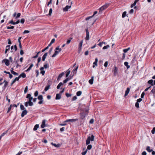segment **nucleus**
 <instances>
[{
	"instance_id": "nucleus-1",
	"label": "nucleus",
	"mask_w": 155,
	"mask_h": 155,
	"mask_svg": "<svg viewBox=\"0 0 155 155\" xmlns=\"http://www.w3.org/2000/svg\"><path fill=\"white\" fill-rule=\"evenodd\" d=\"M87 114V108L84 106L81 109L80 113L81 118L82 120L84 119Z\"/></svg>"
},
{
	"instance_id": "nucleus-2",
	"label": "nucleus",
	"mask_w": 155,
	"mask_h": 155,
	"mask_svg": "<svg viewBox=\"0 0 155 155\" xmlns=\"http://www.w3.org/2000/svg\"><path fill=\"white\" fill-rule=\"evenodd\" d=\"M94 136L93 134H90L89 136L88 137V144L91 143L94 140Z\"/></svg>"
},
{
	"instance_id": "nucleus-3",
	"label": "nucleus",
	"mask_w": 155,
	"mask_h": 155,
	"mask_svg": "<svg viewBox=\"0 0 155 155\" xmlns=\"http://www.w3.org/2000/svg\"><path fill=\"white\" fill-rule=\"evenodd\" d=\"M97 12L96 11L94 12L93 15L92 16L88 17V23H90L91 25H93L94 24V22H95L94 20H93L91 22L90 21H91V20L90 19L91 18H92L94 15L97 14Z\"/></svg>"
},
{
	"instance_id": "nucleus-4",
	"label": "nucleus",
	"mask_w": 155,
	"mask_h": 155,
	"mask_svg": "<svg viewBox=\"0 0 155 155\" xmlns=\"http://www.w3.org/2000/svg\"><path fill=\"white\" fill-rule=\"evenodd\" d=\"M109 4L106 3L104 5L102 6L99 9L100 11L99 12H102L104 10L107 8L109 6Z\"/></svg>"
},
{
	"instance_id": "nucleus-5",
	"label": "nucleus",
	"mask_w": 155,
	"mask_h": 155,
	"mask_svg": "<svg viewBox=\"0 0 155 155\" xmlns=\"http://www.w3.org/2000/svg\"><path fill=\"white\" fill-rule=\"evenodd\" d=\"M2 62L5 63V65L7 66H9L10 64L9 61L7 59H3L2 61Z\"/></svg>"
},
{
	"instance_id": "nucleus-6",
	"label": "nucleus",
	"mask_w": 155,
	"mask_h": 155,
	"mask_svg": "<svg viewBox=\"0 0 155 155\" xmlns=\"http://www.w3.org/2000/svg\"><path fill=\"white\" fill-rule=\"evenodd\" d=\"M78 120V119H69L65 120L64 121V123L68 122H75Z\"/></svg>"
},
{
	"instance_id": "nucleus-7",
	"label": "nucleus",
	"mask_w": 155,
	"mask_h": 155,
	"mask_svg": "<svg viewBox=\"0 0 155 155\" xmlns=\"http://www.w3.org/2000/svg\"><path fill=\"white\" fill-rule=\"evenodd\" d=\"M3 83H4L5 84L2 88L3 89H5L8 84V82L7 81L5 80L3 82Z\"/></svg>"
},
{
	"instance_id": "nucleus-8",
	"label": "nucleus",
	"mask_w": 155,
	"mask_h": 155,
	"mask_svg": "<svg viewBox=\"0 0 155 155\" xmlns=\"http://www.w3.org/2000/svg\"><path fill=\"white\" fill-rule=\"evenodd\" d=\"M28 111L26 110H24L22 111L21 114V117H23L25 115H26Z\"/></svg>"
},
{
	"instance_id": "nucleus-9",
	"label": "nucleus",
	"mask_w": 155,
	"mask_h": 155,
	"mask_svg": "<svg viewBox=\"0 0 155 155\" xmlns=\"http://www.w3.org/2000/svg\"><path fill=\"white\" fill-rule=\"evenodd\" d=\"M71 5H66L65 7L63 8V10L64 12H67L68 11V9L71 8Z\"/></svg>"
},
{
	"instance_id": "nucleus-10",
	"label": "nucleus",
	"mask_w": 155,
	"mask_h": 155,
	"mask_svg": "<svg viewBox=\"0 0 155 155\" xmlns=\"http://www.w3.org/2000/svg\"><path fill=\"white\" fill-rule=\"evenodd\" d=\"M13 70H14L13 68H12L10 70L11 73L12 74H14V75H18V74L17 73H16V72H15V71H13Z\"/></svg>"
},
{
	"instance_id": "nucleus-11",
	"label": "nucleus",
	"mask_w": 155,
	"mask_h": 155,
	"mask_svg": "<svg viewBox=\"0 0 155 155\" xmlns=\"http://www.w3.org/2000/svg\"><path fill=\"white\" fill-rule=\"evenodd\" d=\"M45 122H46V120H43L42 122V124L41 125V128H44L46 126Z\"/></svg>"
},
{
	"instance_id": "nucleus-12",
	"label": "nucleus",
	"mask_w": 155,
	"mask_h": 155,
	"mask_svg": "<svg viewBox=\"0 0 155 155\" xmlns=\"http://www.w3.org/2000/svg\"><path fill=\"white\" fill-rule=\"evenodd\" d=\"M64 72H63L60 74L58 77V78H57V80L58 81H59L60 80L61 78H62V77L64 75Z\"/></svg>"
},
{
	"instance_id": "nucleus-13",
	"label": "nucleus",
	"mask_w": 155,
	"mask_h": 155,
	"mask_svg": "<svg viewBox=\"0 0 155 155\" xmlns=\"http://www.w3.org/2000/svg\"><path fill=\"white\" fill-rule=\"evenodd\" d=\"M61 98V95L59 94H56L55 99L56 100H59Z\"/></svg>"
},
{
	"instance_id": "nucleus-14",
	"label": "nucleus",
	"mask_w": 155,
	"mask_h": 155,
	"mask_svg": "<svg viewBox=\"0 0 155 155\" xmlns=\"http://www.w3.org/2000/svg\"><path fill=\"white\" fill-rule=\"evenodd\" d=\"M130 91V88L129 87L127 88L126 90L125 91L124 97L127 96L129 93Z\"/></svg>"
},
{
	"instance_id": "nucleus-15",
	"label": "nucleus",
	"mask_w": 155,
	"mask_h": 155,
	"mask_svg": "<svg viewBox=\"0 0 155 155\" xmlns=\"http://www.w3.org/2000/svg\"><path fill=\"white\" fill-rule=\"evenodd\" d=\"M114 74L116 75L118 73V69L117 67L115 66H114Z\"/></svg>"
},
{
	"instance_id": "nucleus-16",
	"label": "nucleus",
	"mask_w": 155,
	"mask_h": 155,
	"mask_svg": "<svg viewBox=\"0 0 155 155\" xmlns=\"http://www.w3.org/2000/svg\"><path fill=\"white\" fill-rule=\"evenodd\" d=\"M10 49V45H8L6 46L5 51V53H6L8 51H9Z\"/></svg>"
},
{
	"instance_id": "nucleus-17",
	"label": "nucleus",
	"mask_w": 155,
	"mask_h": 155,
	"mask_svg": "<svg viewBox=\"0 0 155 155\" xmlns=\"http://www.w3.org/2000/svg\"><path fill=\"white\" fill-rule=\"evenodd\" d=\"M83 40L81 41L79 43L78 49L79 51H80L81 50V48L83 44Z\"/></svg>"
},
{
	"instance_id": "nucleus-18",
	"label": "nucleus",
	"mask_w": 155,
	"mask_h": 155,
	"mask_svg": "<svg viewBox=\"0 0 155 155\" xmlns=\"http://www.w3.org/2000/svg\"><path fill=\"white\" fill-rule=\"evenodd\" d=\"M136 56H134L132 59V60L131 61V63L132 64H134L135 62L136 61Z\"/></svg>"
},
{
	"instance_id": "nucleus-19",
	"label": "nucleus",
	"mask_w": 155,
	"mask_h": 155,
	"mask_svg": "<svg viewBox=\"0 0 155 155\" xmlns=\"http://www.w3.org/2000/svg\"><path fill=\"white\" fill-rule=\"evenodd\" d=\"M48 55V53L46 52L42 56V60L43 61H44L45 60V59L46 58V57H47V55Z\"/></svg>"
},
{
	"instance_id": "nucleus-20",
	"label": "nucleus",
	"mask_w": 155,
	"mask_h": 155,
	"mask_svg": "<svg viewBox=\"0 0 155 155\" xmlns=\"http://www.w3.org/2000/svg\"><path fill=\"white\" fill-rule=\"evenodd\" d=\"M94 76H92L91 77V79L89 80V81H88L89 83L91 84H93V81H94Z\"/></svg>"
},
{
	"instance_id": "nucleus-21",
	"label": "nucleus",
	"mask_w": 155,
	"mask_h": 155,
	"mask_svg": "<svg viewBox=\"0 0 155 155\" xmlns=\"http://www.w3.org/2000/svg\"><path fill=\"white\" fill-rule=\"evenodd\" d=\"M139 0H136L134 3L131 4V5L130 6L131 8H133V7H134V6H135L137 4V2Z\"/></svg>"
},
{
	"instance_id": "nucleus-22",
	"label": "nucleus",
	"mask_w": 155,
	"mask_h": 155,
	"mask_svg": "<svg viewBox=\"0 0 155 155\" xmlns=\"http://www.w3.org/2000/svg\"><path fill=\"white\" fill-rule=\"evenodd\" d=\"M59 51L57 50H55V52L54 54L52 56V57H54L56 56L59 53Z\"/></svg>"
},
{
	"instance_id": "nucleus-23",
	"label": "nucleus",
	"mask_w": 155,
	"mask_h": 155,
	"mask_svg": "<svg viewBox=\"0 0 155 155\" xmlns=\"http://www.w3.org/2000/svg\"><path fill=\"white\" fill-rule=\"evenodd\" d=\"M19 76L20 78L21 77H22L23 78H24L26 77V75L25 73H22L19 75Z\"/></svg>"
},
{
	"instance_id": "nucleus-24",
	"label": "nucleus",
	"mask_w": 155,
	"mask_h": 155,
	"mask_svg": "<svg viewBox=\"0 0 155 155\" xmlns=\"http://www.w3.org/2000/svg\"><path fill=\"white\" fill-rule=\"evenodd\" d=\"M39 125L38 124H36L35 126L33 129V130L34 131L37 130L38 128L39 127Z\"/></svg>"
},
{
	"instance_id": "nucleus-25",
	"label": "nucleus",
	"mask_w": 155,
	"mask_h": 155,
	"mask_svg": "<svg viewBox=\"0 0 155 155\" xmlns=\"http://www.w3.org/2000/svg\"><path fill=\"white\" fill-rule=\"evenodd\" d=\"M153 80L152 79L148 81L147 83L151 84V86H153Z\"/></svg>"
},
{
	"instance_id": "nucleus-26",
	"label": "nucleus",
	"mask_w": 155,
	"mask_h": 155,
	"mask_svg": "<svg viewBox=\"0 0 155 155\" xmlns=\"http://www.w3.org/2000/svg\"><path fill=\"white\" fill-rule=\"evenodd\" d=\"M11 50H12L13 49H14L15 50V51H17V48L16 45H14V47L13 46H12L11 47Z\"/></svg>"
},
{
	"instance_id": "nucleus-27",
	"label": "nucleus",
	"mask_w": 155,
	"mask_h": 155,
	"mask_svg": "<svg viewBox=\"0 0 155 155\" xmlns=\"http://www.w3.org/2000/svg\"><path fill=\"white\" fill-rule=\"evenodd\" d=\"M146 150L149 152H150L153 151V150L150 149V146H147V147Z\"/></svg>"
},
{
	"instance_id": "nucleus-28",
	"label": "nucleus",
	"mask_w": 155,
	"mask_h": 155,
	"mask_svg": "<svg viewBox=\"0 0 155 155\" xmlns=\"http://www.w3.org/2000/svg\"><path fill=\"white\" fill-rule=\"evenodd\" d=\"M51 144L55 147H60V144H56L53 143H51Z\"/></svg>"
},
{
	"instance_id": "nucleus-29",
	"label": "nucleus",
	"mask_w": 155,
	"mask_h": 155,
	"mask_svg": "<svg viewBox=\"0 0 155 155\" xmlns=\"http://www.w3.org/2000/svg\"><path fill=\"white\" fill-rule=\"evenodd\" d=\"M63 85V83L62 82L60 83L57 87V88L59 89L60 88V87Z\"/></svg>"
},
{
	"instance_id": "nucleus-30",
	"label": "nucleus",
	"mask_w": 155,
	"mask_h": 155,
	"mask_svg": "<svg viewBox=\"0 0 155 155\" xmlns=\"http://www.w3.org/2000/svg\"><path fill=\"white\" fill-rule=\"evenodd\" d=\"M128 63L127 62H124V65L127 67V69H128L130 67V66L128 65Z\"/></svg>"
},
{
	"instance_id": "nucleus-31",
	"label": "nucleus",
	"mask_w": 155,
	"mask_h": 155,
	"mask_svg": "<svg viewBox=\"0 0 155 155\" xmlns=\"http://www.w3.org/2000/svg\"><path fill=\"white\" fill-rule=\"evenodd\" d=\"M72 78V77H71V78H67L65 79L63 81L64 83H66L68 80H70Z\"/></svg>"
},
{
	"instance_id": "nucleus-32",
	"label": "nucleus",
	"mask_w": 155,
	"mask_h": 155,
	"mask_svg": "<svg viewBox=\"0 0 155 155\" xmlns=\"http://www.w3.org/2000/svg\"><path fill=\"white\" fill-rule=\"evenodd\" d=\"M50 87V85H48L47 86H46L45 87V88L44 89V91H47L48 89H49Z\"/></svg>"
},
{
	"instance_id": "nucleus-33",
	"label": "nucleus",
	"mask_w": 155,
	"mask_h": 155,
	"mask_svg": "<svg viewBox=\"0 0 155 155\" xmlns=\"http://www.w3.org/2000/svg\"><path fill=\"white\" fill-rule=\"evenodd\" d=\"M71 72V71L69 70V69H68L67 71V72L66 73V77L68 78V76H69V74H70V73Z\"/></svg>"
},
{
	"instance_id": "nucleus-34",
	"label": "nucleus",
	"mask_w": 155,
	"mask_h": 155,
	"mask_svg": "<svg viewBox=\"0 0 155 155\" xmlns=\"http://www.w3.org/2000/svg\"><path fill=\"white\" fill-rule=\"evenodd\" d=\"M38 100H43V97L42 95H39L38 96Z\"/></svg>"
},
{
	"instance_id": "nucleus-35",
	"label": "nucleus",
	"mask_w": 155,
	"mask_h": 155,
	"mask_svg": "<svg viewBox=\"0 0 155 155\" xmlns=\"http://www.w3.org/2000/svg\"><path fill=\"white\" fill-rule=\"evenodd\" d=\"M127 16V12L126 11L124 12L122 15V18H124Z\"/></svg>"
},
{
	"instance_id": "nucleus-36",
	"label": "nucleus",
	"mask_w": 155,
	"mask_h": 155,
	"mask_svg": "<svg viewBox=\"0 0 155 155\" xmlns=\"http://www.w3.org/2000/svg\"><path fill=\"white\" fill-rule=\"evenodd\" d=\"M130 49V48L129 47L127 48L123 49V51L124 52V53H125L127 52Z\"/></svg>"
},
{
	"instance_id": "nucleus-37",
	"label": "nucleus",
	"mask_w": 155,
	"mask_h": 155,
	"mask_svg": "<svg viewBox=\"0 0 155 155\" xmlns=\"http://www.w3.org/2000/svg\"><path fill=\"white\" fill-rule=\"evenodd\" d=\"M8 130H7L4 132L0 136V137L2 138V137L4 136L8 132Z\"/></svg>"
},
{
	"instance_id": "nucleus-38",
	"label": "nucleus",
	"mask_w": 155,
	"mask_h": 155,
	"mask_svg": "<svg viewBox=\"0 0 155 155\" xmlns=\"http://www.w3.org/2000/svg\"><path fill=\"white\" fill-rule=\"evenodd\" d=\"M151 93L154 94L155 93V86L153 87V89L151 91Z\"/></svg>"
},
{
	"instance_id": "nucleus-39",
	"label": "nucleus",
	"mask_w": 155,
	"mask_h": 155,
	"mask_svg": "<svg viewBox=\"0 0 155 155\" xmlns=\"http://www.w3.org/2000/svg\"><path fill=\"white\" fill-rule=\"evenodd\" d=\"M82 92L81 91H78L76 93V95L77 96H79L81 95Z\"/></svg>"
},
{
	"instance_id": "nucleus-40",
	"label": "nucleus",
	"mask_w": 155,
	"mask_h": 155,
	"mask_svg": "<svg viewBox=\"0 0 155 155\" xmlns=\"http://www.w3.org/2000/svg\"><path fill=\"white\" fill-rule=\"evenodd\" d=\"M8 24H11L13 25H15V22H14L13 20L9 21L8 23Z\"/></svg>"
},
{
	"instance_id": "nucleus-41",
	"label": "nucleus",
	"mask_w": 155,
	"mask_h": 155,
	"mask_svg": "<svg viewBox=\"0 0 155 155\" xmlns=\"http://www.w3.org/2000/svg\"><path fill=\"white\" fill-rule=\"evenodd\" d=\"M109 47H110L109 45H107L106 46H104L103 48V49L104 50V49H107L108 48H109Z\"/></svg>"
},
{
	"instance_id": "nucleus-42",
	"label": "nucleus",
	"mask_w": 155,
	"mask_h": 155,
	"mask_svg": "<svg viewBox=\"0 0 155 155\" xmlns=\"http://www.w3.org/2000/svg\"><path fill=\"white\" fill-rule=\"evenodd\" d=\"M28 90V86H26V87L25 88L24 91V94H26Z\"/></svg>"
},
{
	"instance_id": "nucleus-43",
	"label": "nucleus",
	"mask_w": 155,
	"mask_h": 155,
	"mask_svg": "<svg viewBox=\"0 0 155 155\" xmlns=\"http://www.w3.org/2000/svg\"><path fill=\"white\" fill-rule=\"evenodd\" d=\"M52 9L51 8H50L49 9V12L48 15L50 16H51L52 13Z\"/></svg>"
},
{
	"instance_id": "nucleus-44",
	"label": "nucleus",
	"mask_w": 155,
	"mask_h": 155,
	"mask_svg": "<svg viewBox=\"0 0 155 155\" xmlns=\"http://www.w3.org/2000/svg\"><path fill=\"white\" fill-rule=\"evenodd\" d=\"M78 66H77L73 70V72L74 73H76V71L77 70V69L78 68Z\"/></svg>"
},
{
	"instance_id": "nucleus-45",
	"label": "nucleus",
	"mask_w": 155,
	"mask_h": 155,
	"mask_svg": "<svg viewBox=\"0 0 155 155\" xmlns=\"http://www.w3.org/2000/svg\"><path fill=\"white\" fill-rule=\"evenodd\" d=\"M12 107V105H11L8 108V111H7V113H8L9 111L11 110V107Z\"/></svg>"
},
{
	"instance_id": "nucleus-46",
	"label": "nucleus",
	"mask_w": 155,
	"mask_h": 155,
	"mask_svg": "<svg viewBox=\"0 0 155 155\" xmlns=\"http://www.w3.org/2000/svg\"><path fill=\"white\" fill-rule=\"evenodd\" d=\"M20 109L22 110H24L25 109L24 106L21 104L20 105Z\"/></svg>"
},
{
	"instance_id": "nucleus-47",
	"label": "nucleus",
	"mask_w": 155,
	"mask_h": 155,
	"mask_svg": "<svg viewBox=\"0 0 155 155\" xmlns=\"http://www.w3.org/2000/svg\"><path fill=\"white\" fill-rule=\"evenodd\" d=\"M45 63H46V62H45ZM43 67L45 68H47L48 67V63H47V62H46V63L44 65Z\"/></svg>"
},
{
	"instance_id": "nucleus-48",
	"label": "nucleus",
	"mask_w": 155,
	"mask_h": 155,
	"mask_svg": "<svg viewBox=\"0 0 155 155\" xmlns=\"http://www.w3.org/2000/svg\"><path fill=\"white\" fill-rule=\"evenodd\" d=\"M35 71L36 74V77H37L38 76L39 74V71L38 70H36Z\"/></svg>"
},
{
	"instance_id": "nucleus-49",
	"label": "nucleus",
	"mask_w": 155,
	"mask_h": 155,
	"mask_svg": "<svg viewBox=\"0 0 155 155\" xmlns=\"http://www.w3.org/2000/svg\"><path fill=\"white\" fill-rule=\"evenodd\" d=\"M65 95L67 97H70L71 96V94L68 93H66Z\"/></svg>"
},
{
	"instance_id": "nucleus-50",
	"label": "nucleus",
	"mask_w": 155,
	"mask_h": 155,
	"mask_svg": "<svg viewBox=\"0 0 155 155\" xmlns=\"http://www.w3.org/2000/svg\"><path fill=\"white\" fill-rule=\"evenodd\" d=\"M87 152V148L86 150L82 152L81 154L82 155H85V154Z\"/></svg>"
},
{
	"instance_id": "nucleus-51",
	"label": "nucleus",
	"mask_w": 155,
	"mask_h": 155,
	"mask_svg": "<svg viewBox=\"0 0 155 155\" xmlns=\"http://www.w3.org/2000/svg\"><path fill=\"white\" fill-rule=\"evenodd\" d=\"M29 103V105L30 106H32L33 105V103L31 101H28Z\"/></svg>"
},
{
	"instance_id": "nucleus-52",
	"label": "nucleus",
	"mask_w": 155,
	"mask_h": 155,
	"mask_svg": "<svg viewBox=\"0 0 155 155\" xmlns=\"http://www.w3.org/2000/svg\"><path fill=\"white\" fill-rule=\"evenodd\" d=\"M31 97H32L31 96V94H27L26 96V98H30Z\"/></svg>"
},
{
	"instance_id": "nucleus-53",
	"label": "nucleus",
	"mask_w": 155,
	"mask_h": 155,
	"mask_svg": "<svg viewBox=\"0 0 155 155\" xmlns=\"http://www.w3.org/2000/svg\"><path fill=\"white\" fill-rule=\"evenodd\" d=\"M155 127H154L153 128V129L151 130V133L152 134H153L155 133Z\"/></svg>"
},
{
	"instance_id": "nucleus-54",
	"label": "nucleus",
	"mask_w": 155,
	"mask_h": 155,
	"mask_svg": "<svg viewBox=\"0 0 155 155\" xmlns=\"http://www.w3.org/2000/svg\"><path fill=\"white\" fill-rule=\"evenodd\" d=\"M14 28V26H8L7 27L8 29H13Z\"/></svg>"
},
{
	"instance_id": "nucleus-55",
	"label": "nucleus",
	"mask_w": 155,
	"mask_h": 155,
	"mask_svg": "<svg viewBox=\"0 0 155 155\" xmlns=\"http://www.w3.org/2000/svg\"><path fill=\"white\" fill-rule=\"evenodd\" d=\"M72 39V38H70L69 39H68L67 41L66 44H68L71 42V39Z\"/></svg>"
},
{
	"instance_id": "nucleus-56",
	"label": "nucleus",
	"mask_w": 155,
	"mask_h": 155,
	"mask_svg": "<svg viewBox=\"0 0 155 155\" xmlns=\"http://www.w3.org/2000/svg\"><path fill=\"white\" fill-rule=\"evenodd\" d=\"M25 21V19L24 18H22L20 22L21 23H22V24H23L24 23Z\"/></svg>"
},
{
	"instance_id": "nucleus-57",
	"label": "nucleus",
	"mask_w": 155,
	"mask_h": 155,
	"mask_svg": "<svg viewBox=\"0 0 155 155\" xmlns=\"http://www.w3.org/2000/svg\"><path fill=\"white\" fill-rule=\"evenodd\" d=\"M34 65L33 64H31L29 67L28 68L29 71L31 69V68Z\"/></svg>"
},
{
	"instance_id": "nucleus-58",
	"label": "nucleus",
	"mask_w": 155,
	"mask_h": 155,
	"mask_svg": "<svg viewBox=\"0 0 155 155\" xmlns=\"http://www.w3.org/2000/svg\"><path fill=\"white\" fill-rule=\"evenodd\" d=\"M38 91H36L34 94V96L35 97H37L38 95Z\"/></svg>"
},
{
	"instance_id": "nucleus-59",
	"label": "nucleus",
	"mask_w": 155,
	"mask_h": 155,
	"mask_svg": "<svg viewBox=\"0 0 155 155\" xmlns=\"http://www.w3.org/2000/svg\"><path fill=\"white\" fill-rule=\"evenodd\" d=\"M21 15V14L20 13H18L17 14V16L15 17V19H17L19 18Z\"/></svg>"
},
{
	"instance_id": "nucleus-60",
	"label": "nucleus",
	"mask_w": 155,
	"mask_h": 155,
	"mask_svg": "<svg viewBox=\"0 0 155 155\" xmlns=\"http://www.w3.org/2000/svg\"><path fill=\"white\" fill-rule=\"evenodd\" d=\"M88 145V150H90L92 148V145L89 144Z\"/></svg>"
},
{
	"instance_id": "nucleus-61",
	"label": "nucleus",
	"mask_w": 155,
	"mask_h": 155,
	"mask_svg": "<svg viewBox=\"0 0 155 155\" xmlns=\"http://www.w3.org/2000/svg\"><path fill=\"white\" fill-rule=\"evenodd\" d=\"M48 46H47V47H45V48L42 49V50L41 52H43L44 51H45V50H47V49H48Z\"/></svg>"
},
{
	"instance_id": "nucleus-62",
	"label": "nucleus",
	"mask_w": 155,
	"mask_h": 155,
	"mask_svg": "<svg viewBox=\"0 0 155 155\" xmlns=\"http://www.w3.org/2000/svg\"><path fill=\"white\" fill-rule=\"evenodd\" d=\"M108 64V61H107L105 62L104 63V66L105 67H107V65Z\"/></svg>"
},
{
	"instance_id": "nucleus-63",
	"label": "nucleus",
	"mask_w": 155,
	"mask_h": 155,
	"mask_svg": "<svg viewBox=\"0 0 155 155\" xmlns=\"http://www.w3.org/2000/svg\"><path fill=\"white\" fill-rule=\"evenodd\" d=\"M30 32V31L27 30H25L23 32V34L28 33Z\"/></svg>"
},
{
	"instance_id": "nucleus-64",
	"label": "nucleus",
	"mask_w": 155,
	"mask_h": 155,
	"mask_svg": "<svg viewBox=\"0 0 155 155\" xmlns=\"http://www.w3.org/2000/svg\"><path fill=\"white\" fill-rule=\"evenodd\" d=\"M20 78L19 76L18 77H16L14 80L15 82L16 81H18Z\"/></svg>"
}]
</instances>
